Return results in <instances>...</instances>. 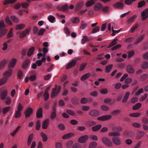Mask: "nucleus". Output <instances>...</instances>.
<instances>
[{"instance_id":"51","label":"nucleus","mask_w":148,"mask_h":148,"mask_svg":"<svg viewBox=\"0 0 148 148\" xmlns=\"http://www.w3.org/2000/svg\"><path fill=\"white\" fill-rule=\"evenodd\" d=\"M5 21L7 25H12V22L8 16H6L5 19Z\"/></svg>"},{"instance_id":"6","label":"nucleus","mask_w":148,"mask_h":148,"mask_svg":"<svg viewBox=\"0 0 148 148\" xmlns=\"http://www.w3.org/2000/svg\"><path fill=\"white\" fill-rule=\"evenodd\" d=\"M101 141L103 144L108 146L110 147L112 146V142L108 138L103 137L102 138Z\"/></svg>"},{"instance_id":"1","label":"nucleus","mask_w":148,"mask_h":148,"mask_svg":"<svg viewBox=\"0 0 148 148\" xmlns=\"http://www.w3.org/2000/svg\"><path fill=\"white\" fill-rule=\"evenodd\" d=\"M45 54L43 55L41 53H39L37 54V58L38 59H40L41 57H43L41 60H37L36 61V63L38 66H40L42 62H45L46 60V58H45Z\"/></svg>"},{"instance_id":"5","label":"nucleus","mask_w":148,"mask_h":148,"mask_svg":"<svg viewBox=\"0 0 148 148\" xmlns=\"http://www.w3.org/2000/svg\"><path fill=\"white\" fill-rule=\"evenodd\" d=\"M8 90L3 88L0 89V96L1 99L3 100H4L7 96Z\"/></svg>"},{"instance_id":"15","label":"nucleus","mask_w":148,"mask_h":148,"mask_svg":"<svg viewBox=\"0 0 148 148\" xmlns=\"http://www.w3.org/2000/svg\"><path fill=\"white\" fill-rule=\"evenodd\" d=\"M32 109L30 108H28L26 110L25 112V115L26 118L30 116V115L32 112Z\"/></svg>"},{"instance_id":"60","label":"nucleus","mask_w":148,"mask_h":148,"mask_svg":"<svg viewBox=\"0 0 148 148\" xmlns=\"http://www.w3.org/2000/svg\"><path fill=\"white\" fill-rule=\"evenodd\" d=\"M64 31L67 36H69L70 35V33L68 28L67 27H65L64 28Z\"/></svg>"},{"instance_id":"26","label":"nucleus","mask_w":148,"mask_h":148,"mask_svg":"<svg viewBox=\"0 0 148 148\" xmlns=\"http://www.w3.org/2000/svg\"><path fill=\"white\" fill-rule=\"evenodd\" d=\"M36 116L37 118H40L42 116V109L39 108L36 112Z\"/></svg>"},{"instance_id":"33","label":"nucleus","mask_w":148,"mask_h":148,"mask_svg":"<svg viewBox=\"0 0 148 148\" xmlns=\"http://www.w3.org/2000/svg\"><path fill=\"white\" fill-rule=\"evenodd\" d=\"M34 49V47H32L29 48L27 52V56H30L33 53Z\"/></svg>"},{"instance_id":"31","label":"nucleus","mask_w":148,"mask_h":148,"mask_svg":"<svg viewBox=\"0 0 148 148\" xmlns=\"http://www.w3.org/2000/svg\"><path fill=\"white\" fill-rule=\"evenodd\" d=\"M90 39L88 38L86 36H84L83 38L82 39L81 43L82 45L84 44L87 41H89Z\"/></svg>"},{"instance_id":"62","label":"nucleus","mask_w":148,"mask_h":148,"mask_svg":"<svg viewBox=\"0 0 148 148\" xmlns=\"http://www.w3.org/2000/svg\"><path fill=\"white\" fill-rule=\"evenodd\" d=\"M56 111L54 109L51 114V119H54L56 117Z\"/></svg>"},{"instance_id":"54","label":"nucleus","mask_w":148,"mask_h":148,"mask_svg":"<svg viewBox=\"0 0 148 148\" xmlns=\"http://www.w3.org/2000/svg\"><path fill=\"white\" fill-rule=\"evenodd\" d=\"M8 30L6 29H3L1 30L0 32V38L2 37L5 35L7 32Z\"/></svg>"},{"instance_id":"17","label":"nucleus","mask_w":148,"mask_h":148,"mask_svg":"<svg viewBox=\"0 0 148 148\" xmlns=\"http://www.w3.org/2000/svg\"><path fill=\"white\" fill-rule=\"evenodd\" d=\"M113 143L116 145H119L121 144V141L119 138L114 137L112 139Z\"/></svg>"},{"instance_id":"3","label":"nucleus","mask_w":148,"mask_h":148,"mask_svg":"<svg viewBox=\"0 0 148 148\" xmlns=\"http://www.w3.org/2000/svg\"><path fill=\"white\" fill-rule=\"evenodd\" d=\"M61 87L60 86L57 87V85L55 86V87L52 89V92L51 95V97L52 98L54 97L57 96L60 91Z\"/></svg>"},{"instance_id":"28","label":"nucleus","mask_w":148,"mask_h":148,"mask_svg":"<svg viewBox=\"0 0 148 148\" xmlns=\"http://www.w3.org/2000/svg\"><path fill=\"white\" fill-rule=\"evenodd\" d=\"M33 134H30L29 136V137L28 138L27 141V144L28 146H29L33 140Z\"/></svg>"},{"instance_id":"52","label":"nucleus","mask_w":148,"mask_h":148,"mask_svg":"<svg viewBox=\"0 0 148 148\" xmlns=\"http://www.w3.org/2000/svg\"><path fill=\"white\" fill-rule=\"evenodd\" d=\"M11 20L14 22L17 23L18 21V18L17 17L15 16H12L10 17Z\"/></svg>"},{"instance_id":"13","label":"nucleus","mask_w":148,"mask_h":148,"mask_svg":"<svg viewBox=\"0 0 148 148\" xmlns=\"http://www.w3.org/2000/svg\"><path fill=\"white\" fill-rule=\"evenodd\" d=\"M141 15L142 17V20H143L146 19L148 17V8L142 12Z\"/></svg>"},{"instance_id":"57","label":"nucleus","mask_w":148,"mask_h":148,"mask_svg":"<svg viewBox=\"0 0 148 148\" xmlns=\"http://www.w3.org/2000/svg\"><path fill=\"white\" fill-rule=\"evenodd\" d=\"M13 29L11 28L8 33L7 35V38H10L12 37L13 36Z\"/></svg>"},{"instance_id":"21","label":"nucleus","mask_w":148,"mask_h":148,"mask_svg":"<svg viewBox=\"0 0 148 148\" xmlns=\"http://www.w3.org/2000/svg\"><path fill=\"white\" fill-rule=\"evenodd\" d=\"M127 71L129 73H133L134 72V70L132 66L130 65H128L127 66Z\"/></svg>"},{"instance_id":"46","label":"nucleus","mask_w":148,"mask_h":148,"mask_svg":"<svg viewBox=\"0 0 148 148\" xmlns=\"http://www.w3.org/2000/svg\"><path fill=\"white\" fill-rule=\"evenodd\" d=\"M115 101V100L112 101V100L110 99H106L104 101V102L106 103H110V104L111 105Z\"/></svg>"},{"instance_id":"4","label":"nucleus","mask_w":148,"mask_h":148,"mask_svg":"<svg viewBox=\"0 0 148 148\" xmlns=\"http://www.w3.org/2000/svg\"><path fill=\"white\" fill-rule=\"evenodd\" d=\"M23 106L21 103H19L17 108V110L15 111L14 116L16 118H17L20 117L21 116V111L23 108Z\"/></svg>"},{"instance_id":"53","label":"nucleus","mask_w":148,"mask_h":148,"mask_svg":"<svg viewBox=\"0 0 148 148\" xmlns=\"http://www.w3.org/2000/svg\"><path fill=\"white\" fill-rule=\"evenodd\" d=\"M5 99V102L7 105H9L10 104L11 102V99L10 97H7Z\"/></svg>"},{"instance_id":"43","label":"nucleus","mask_w":148,"mask_h":148,"mask_svg":"<svg viewBox=\"0 0 148 148\" xmlns=\"http://www.w3.org/2000/svg\"><path fill=\"white\" fill-rule=\"evenodd\" d=\"M48 19L51 23H53L55 22V18L51 15H49L48 17Z\"/></svg>"},{"instance_id":"42","label":"nucleus","mask_w":148,"mask_h":148,"mask_svg":"<svg viewBox=\"0 0 148 148\" xmlns=\"http://www.w3.org/2000/svg\"><path fill=\"white\" fill-rule=\"evenodd\" d=\"M8 79L4 77L0 79V86L6 83Z\"/></svg>"},{"instance_id":"30","label":"nucleus","mask_w":148,"mask_h":148,"mask_svg":"<svg viewBox=\"0 0 148 148\" xmlns=\"http://www.w3.org/2000/svg\"><path fill=\"white\" fill-rule=\"evenodd\" d=\"M137 16L135 14L129 18L128 20V23H133Z\"/></svg>"},{"instance_id":"18","label":"nucleus","mask_w":148,"mask_h":148,"mask_svg":"<svg viewBox=\"0 0 148 148\" xmlns=\"http://www.w3.org/2000/svg\"><path fill=\"white\" fill-rule=\"evenodd\" d=\"M77 61L76 60H72L71 62L69 63L66 66V69H69L71 67L74 66L76 63Z\"/></svg>"},{"instance_id":"36","label":"nucleus","mask_w":148,"mask_h":148,"mask_svg":"<svg viewBox=\"0 0 148 148\" xmlns=\"http://www.w3.org/2000/svg\"><path fill=\"white\" fill-rule=\"evenodd\" d=\"M40 135L42 138L43 141L44 142H46L48 139L47 135L43 132H41Z\"/></svg>"},{"instance_id":"38","label":"nucleus","mask_w":148,"mask_h":148,"mask_svg":"<svg viewBox=\"0 0 148 148\" xmlns=\"http://www.w3.org/2000/svg\"><path fill=\"white\" fill-rule=\"evenodd\" d=\"M145 132L144 131H140L137 134V138L138 139H140L143 136Z\"/></svg>"},{"instance_id":"39","label":"nucleus","mask_w":148,"mask_h":148,"mask_svg":"<svg viewBox=\"0 0 148 148\" xmlns=\"http://www.w3.org/2000/svg\"><path fill=\"white\" fill-rule=\"evenodd\" d=\"M122 128L121 127H115L112 128V130L113 131L119 132L122 130Z\"/></svg>"},{"instance_id":"64","label":"nucleus","mask_w":148,"mask_h":148,"mask_svg":"<svg viewBox=\"0 0 148 148\" xmlns=\"http://www.w3.org/2000/svg\"><path fill=\"white\" fill-rule=\"evenodd\" d=\"M23 72L21 71H19L18 73L17 76L19 79H21L23 76Z\"/></svg>"},{"instance_id":"32","label":"nucleus","mask_w":148,"mask_h":148,"mask_svg":"<svg viewBox=\"0 0 148 148\" xmlns=\"http://www.w3.org/2000/svg\"><path fill=\"white\" fill-rule=\"evenodd\" d=\"M108 135L111 136H118L120 135V134L119 132H110L108 134Z\"/></svg>"},{"instance_id":"7","label":"nucleus","mask_w":148,"mask_h":148,"mask_svg":"<svg viewBox=\"0 0 148 148\" xmlns=\"http://www.w3.org/2000/svg\"><path fill=\"white\" fill-rule=\"evenodd\" d=\"M13 73V70L12 69H10L6 71L3 73V76L4 77L8 79V78L10 77Z\"/></svg>"},{"instance_id":"2","label":"nucleus","mask_w":148,"mask_h":148,"mask_svg":"<svg viewBox=\"0 0 148 148\" xmlns=\"http://www.w3.org/2000/svg\"><path fill=\"white\" fill-rule=\"evenodd\" d=\"M128 76V75L127 74H125L121 78L120 81L121 82H123L125 80L124 83L126 84H128L131 83L132 81V79L131 78L128 77L126 78Z\"/></svg>"},{"instance_id":"45","label":"nucleus","mask_w":148,"mask_h":148,"mask_svg":"<svg viewBox=\"0 0 148 148\" xmlns=\"http://www.w3.org/2000/svg\"><path fill=\"white\" fill-rule=\"evenodd\" d=\"M21 128L20 126H18L16 129L13 131L12 133L11 134V135L12 136H14L16 134L17 132Z\"/></svg>"},{"instance_id":"40","label":"nucleus","mask_w":148,"mask_h":148,"mask_svg":"<svg viewBox=\"0 0 148 148\" xmlns=\"http://www.w3.org/2000/svg\"><path fill=\"white\" fill-rule=\"evenodd\" d=\"M101 127V125H98L92 127V130L94 132H96L98 131Z\"/></svg>"},{"instance_id":"41","label":"nucleus","mask_w":148,"mask_h":148,"mask_svg":"<svg viewBox=\"0 0 148 148\" xmlns=\"http://www.w3.org/2000/svg\"><path fill=\"white\" fill-rule=\"evenodd\" d=\"M113 66V65L111 64L106 66L105 70V72L107 73L109 72L112 69Z\"/></svg>"},{"instance_id":"63","label":"nucleus","mask_w":148,"mask_h":148,"mask_svg":"<svg viewBox=\"0 0 148 148\" xmlns=\"http://www.w3.org/2000/svg\"><path fill=\"white\" fill-rule=\"evenodd\" d=\"M148 95L147 94H145L143 96H142L139 99L140 101H144L147 97Z\"/></svg>"},{"instance_id":"9","label":"nucleus","mask_w":148,"mask_h":148,"mask_svg":"<svg viewBox=\"0 0 148 148\" xmlns=\"http://www.w3.org/2000/svg\"><path fill=\"white\" fill-rule=\"evenodd\" d=\"M112 116L110 115H107L99 117L97 118V120L101 121H104L110 119Z\"/></svg>"},{"instance_id":"47","label":"nucleus","mask_w":148,"mask_h":148,"mask_svg":"<svg viewBox=\"0 0 148 148\" xmlns=\"http://www.w3.org/2000/svg\"><path fill=\"white\" fill-rule=\"evenodd\" d=\"M97 145V143L95 142L90 143L89 145V148H95Z\"/></svg>"},{"instance_id":"8","label":"nucleus","mask_w":148,"mask_h":148,"mask_svg":"<svg viewBox=\"0 0 148 148\" xmlns=\"http://www.w3.org/2000/svg\"><path fill=\"white\" fill-rule=\"evenodd\" d=\"M103 5L100 3H97L95 4L93 7L94 10L96 12H99L101 10Z\"/></svg>"},{"instance_id":"14","label":"nucleus","mask_w":148,"mask_h":148,"mask_svg":"<svg viewBox=\"0 0 148 148\" xmlns=\"http://www.w3.org/2000/svg\"><path fill=\"white\" fill-rule=\"evenodd\" d=\"M99 111L96 110H90L89 113V114L93 116H98L99 114Z\"/></svg>"},{"instance_id":"56","label":"nucleus","mask_w":148,"mask_h":148,"mask_svg":"<svg viewBox=\"0 0 148 148\" xmlns=\"http://www.w3.org/2000/svg\"><path fill=\"white\" fill-rule=\"evenodd\" d=\"M10 109V106H8L4 108L2 110V112L3 114H6L9 110Z\"/></svg>"},{"instance_id":"27","label":"nucleus","mask_w":148,"mask_h":148,"mask_svg":"<svg viewBox=\"0 0 148 148\" xmlns=\"http://www.w3.org/2000/svg\"><path fill=\"white\" fill-rule=\"evenodd\" d=\"M141 67L143 69H148V61H145L143 62L142 64Z\"/></svg>"},{"instance_id":"44","label":"nucleus","mask_w":148,"mask_h":148,"mask_svg":"<svg viewBox=\"0 0 148 148\" xmlns=\"http://www.w3.org/2000/svg\"><path fill=\"white\" fill-rule=\"evenodd\" d=\"M16 1L17 0H5L3 1V3L5 5L8 4L13 3Z\"/></svg>"},{"instance_id":"34","label":"nucleus","mask_w":148,"mask_h":148,"mask_svg":"<svg viewBox=\"0 0 148 148\" xmlns=\"http://www.w3.org/2000/svg\"><path fill=\"white\" fill-rule=\"evenodd\" d=\"M25 27V25L24 24H20L16 25L15 29L16 30L22 29Z\"/></svg>"},{"instance_id":"19","label":"nucleus","mask_w":148,"mask_h":148,"mask_svg":"<svg viewBox=\"0 0 148 148\" xmlns=\"http://www.w3.org/2000/svg\"><path fill=\"white\" fill-rule=\"evenodd\" d=\"M96 0H90L86 2L85 5L87 7H89L93 5L97 2Z\"/></svg>"},{"instance_id":"12","label":"nucleus","mask_w":148,"mask_h":148,"mask_svg":"<svg viewBox=\"0 0 148 148\" xmlns=\"http://www.w3.org/2000/svg\"><path fill=\"white\" fill-rule=\"evenodd\" d=\"M70 21L73 24H77L80 22V19L78 17H73L71 18Z\"/></svg>"},{"instance_id":"20","label":"nucleus","mask_w":148,"mask_h":148,"mask_svg":"<svg viewBox=\"0 0 148 148\" xmlns=\"http://www.w3.org/2000/svg\"><path fill=\"white\" fill-rule=\"evenodd\" d=\"M49 121L48 119H46L43 121L42 123V127L44 129H46L49 125Z\"/></svg>"},{"instance_id":"55","label":"nucleus","mask_w":148,"mask_h":148,"mask_svg":"<svg viewBox=\"0 0 148 148\" xmlns=\"http://www.w3.org/2000/svg\"><path fill=\"white\" fill-rule=\"evenodd\" d=\"M138 27V25L137 24H136L130 29L129 32L131 33L133 32Z\"/></svg>"},{"instance_id":"61","label":"nucleus","mask_w":148,"mask_h":148,"mask_svg":"<svg viewBox=\"0 0 148 148\" xmlns=\"http://www.w3.org/2000/svg\"><path fill=\"white\" fill-rule=\"evenodd\" d=\"M146 2L144 1H142L138 3V8H141L143 6L145 5Z\"/></svg>"},{"instance_id":"23","label":"nucleus","mask_w":148,"mask_h":148,"mask_svg":"<svg viewBox=\"0 0 148 148\" xmlns=\"http://www.w3.org/2000/svg\"><path fill=\"white\" fill-rule=\"evenodd\" d=\"M113 6L117 8L123 9V4L121 2H118L113 5Z\"/></svg>"},{"instance_id":"24","label":"nucleus","mask_w":148,"mask_h":148,"mask_svg":"<svg viewBox=\"0 0 148 148\" xmlns=\"http://www.w3.org/2000/svg\"><path fill=\"white\" fill-rule=\"evenodd\" d=\"M29 60V59H26L23 63L22 65V67L23 69H26L28 66Z\"/></svg>"},{"instance_id":"22","label":"nucleus","mask_w":148,"mask_h":148,"mask_svg":"<svg viewBox=\"0 0 148 148\" xmlns=\"http://www.w3.org/2000/svg\"><path fill=\"white\" fill-rule=\"evenodd\" d=\"M101 11L105 13H108L110 11V8L108 6H102Z\"/></svg>"},{"instance_id":"59","label":"nucleus","mask_w":148,"mask_h":148,"mask_svg":"<svg viewBox=\"0 0 148 148\" xmlns=\"http://www.w3.org/2000/svg\"><path fill=\"white\" fill-rule=\"evenodd\" d=\"M99 30L100 27L98 26H96L92 29L91 33H95L99 32Z\"/></svg>"},{"instance_id":"10","label":"nucleus","mask_w":148,"mask_h":148,"mask_svg":"<svg viewBox=\"0 0 148 148\" xmlns=\"http://www.w3.org/2000/svg\"><path fill=\"white\" fill-rule=\"evenodd\" d=\"M30 29H27L21 32L19 34V37L21 38H23L25 37L27 34L29 33L30 31Z\"/></svg>"},{"instance_id":"35","label":"nucleus","mask_w":148,"mask_h":148,"mask_svg":"<svg viewBox=\"0 0 148 148\" xmlns=\"http://www.w3.org/2000/svg\"><path fill=\"white\" fill-rule=\"evenodd\" d=\"M73 136L74 134L73 133H70L63 136L62 138L63 139H66L69 138Z\"/></svg>"},{"instance_id":"58","label":"nucleus","mask_w":148,"mask_h":148,"mask_svg":"<svg viewBox=\"0 0 148 148\" xmlns=\"http://www.w3.org/2000/svg\"><path fill=\"white\" fill-rule=\"evenodd\" d=\"M140 114L139 112H136L130 114V116L132 117H138L139 116Z\"/></svg>"},{"instance_id":"16","label":"nucleus","mask_w":148,"mask_h":148,"mask_svg":"<svg viewBox=\"0 0 148 148\" xmlns=\"http://www.w3.org/2000/svg\"><path fill=\"white\" fill-rule=\"evenodd\" d=\"M16 61L17 60L16 58H12L10 61L8 65L9 68H14L16 64Z\"/></svg>"},{"instance_id":"25","label":"nucleus","mask_w":148,"mask_h":148,"mask_svg":"<svg viewBox=\"0 0 148 148\" xmlns=\"http://www.w3.org/2000/svg\"><path fill=\"white\" fill-rule=\"evenodd\" d=\"M130 94V93L129 92H127L125 93L122 100L123 102H125L127 100Z\"/></svg>"},{"instance_id":"29","label":"nucleus","mask_w":148,"mask_h":148,"mask_svg":"<svg viewBox=\"0 0 148 148\" xmlns=\"http://www.w3.org/2000/svg\"><path fill=\"white\" fill-rule=\"evenodd\" d=\"M90 76V74L89 73H86L82 76L81 78V80L84 81L88 78Z\"/></svg>"},{"instance_id":"37","label":"nucleus","mask_w":148,"mask_h":148,"mask_svg":"<svg viewBox=\"0 0 148 148\" xmlns=\"http://www.w3.org/2000/svg\"><path fill=\"white\" fill-rule=\"evenodd\" d=\"M69 8L67 4H65L62 6L59 9L60 11L65 12Z\"/></svg>"},{"instance_id":"49","label":"nucleus","mask_w":148,"mask_h":148,"mask_svg":"<svg viewBox=\"0 0 148 148\" xmlns=\"http://www.w3.org/2000/svg\"><path fill=\"white\" fill-rule=\"evenodd\" d=\"M117 39H115L113 41H112V42L110 43L109 45V46L108 47V48H110L113 46L115 45L116 44H117Z\"/></svg>"},{"instance_id":"48","label":"nucleus","mask_w":148,"mask_h":148,"mask_svg":"<svg viewBox=\"0 0 148 148\" xmlns=\"http://www.w3.org/2000/svg\"><path fill=\"white\" fill-rule=\"evenodd\" d=\"M6 63L7 61L6 60H3L0 63V70H1L5 67Z\"/></svg>"},{"instance_id":"50","label":"nucleus","mask_w":148,"mask_h":148,"mask_svg":"<svg viewBox=\"0 0 148 148\" xmlns=\"http://www.w3.org/2000/svg\"><path fill=\"white\" fill-rule=\"evenodd\" d=\"M141 106V104L140 103H138L133 107V109L134 110H136L140 107Z\"/></svg>"},{"instance_id":"11","label":"nucleus","mask_w":148,"mask_h":148,"mask_svg":"<svg viewBox=\"0 0 148 148\" xmlns=\"http://www.w3.org/2000/svg\"><path fill=\"white\" fill-rule=\"evenodd\" d=\"M89 137L87 135H85L80 137L78 139V142L80 143H84L85 142L88 138Z\"/></svg>"}]
</instances>
